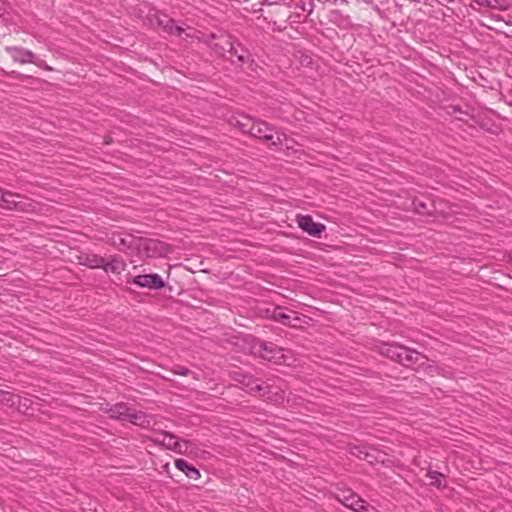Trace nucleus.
Returning <instances> with one entry per match:
<instances>
[{
    "mask_svg": "<svg viewBox=\"0 0 512 512\" xmlns=\"http://www.w3.org/2000/svg\"><path fill=\"white\" fill-rule=\"evenodd\" d=\"M378 349L381 355L406 368L417 369L423 367L428 360L424 354L397 343L382 342Z\"/></svg>",
    "mask_w": 512,
    "mask_h": 512,
    "instance_id": "nucleus-1",
    "label": "nucleus"
},
{
    "mask_svg": "<svg viewBox=\"0 0 512 512\" xmlns=\"http://www.w3.org/2000/svg\"><path fill=\"white\" fill-rule=\"evenodd\" d=\"M109 418L129 422L140 427H147L150 421L142 411H137L125 402H119L105 409Z\"/></svg>",
    "mask_w": 512,
    "mask_h": 512,
    "instance_id": "nucleus-2",
    "label": "nucleus"
},
{
    "mask_svg": "<svg viewBox=\"0 0 512 512\" xmlns=\"http://www.w3.org/2000/svg\"><path fill=\"white\" fill-rule=\"evenodd\" d=\"M283 349L273 342H267L258 338H253L250 343V352L263 360L273 362L275 364H284L286 357Z\"/></svg>",
    "mask_w": 512,
    "mask_h": 512,
    "instance_id": "nucleus-3",
    "label": "nucleus"
},
{
    "mask_svg": "<svg viewBox=\"0 0 512 512\" xmlns=\"http://www.w3.org/2000/svg\"><path fill=\"white\" fill-rule=\"evenodd\" d=\"M170 251V245L165 242L139 236L135 256L156 258L166 256Z\"/></svg>",
    "mask_w": 512,
    "mask_h": 512,
    "instance_id": "nucleus-4",
    "label": "nucleus"
},
{
    "mask_svg": "<svg viewBox=\"0 0 512 512\" xmlns=\"http://www.w3.org/2000/svg\"><path fill=\"white\" fill-rule=\"evenodd\" d=\"M138 241L139 236L129 233L112 232L107 237L109 245L130 256L136 255Z\"/></svg>",
    "mask_w": 512,
    "mask_h": 512,
    "instance_id": "nucleus-5",
    "label": "nucleus"
},
{
    "mask_svg": "<svg viewBox=\"0 0 512 512\" xmlns=\"http://www.w3.org/2000/svg\"><path fill=\"white\" fill-rule=\"evenodd\" d=\"M153 441L166 449L172 450L178 454H185L188 452L191 442L188 440H180L176 435L171 432L161 431L156 433Z\"/></svg>",
    "mask_w": 512,
    "mask_h": 512,
    "instance_id": "nucleus-6",
    "label": "nucleus"
},
{
    "mask_svg": "<svg viewBox=\"0 0 512 512\" xmlns=\"http://www.w3.org/2000/svg\"><path fill=\"white\" fill-rule=\"evenodd\" d=\"M411 205L418 214L432 216L441 212L442 200H436L428 195H420L413 198Z\"/></svg>",
    "mask_w": 512,
    "mask_h": 512,
    "instance_id": "nucleus-7",
    "label": "nucleus"
},
{
    "mask_svg": "<svg viewBox=\"0 0 512 512\" xmlns=\"http://www.w3.org/2000/svg\"><path fill=\"white\" fill-rule=\"evenodd\" d=\"M32 203L20 194L5 191L0 195V207L8 210L28 211Z\"/></svg>",
    "mask_w": 512,
    "mask_h": 512,
    "instance_id": "nucleus-8",
    "label": "nucleus"
},
{
    "mask_svg": "<svg viewBox=\"0 0 512 512\" xmlns=\"http://www.w3.org/2000/svg\"><path fill=\"white\" fill-rule=\"evenodd\" d=\"M286 310H288L285 307L282 306H275L272 310L267 309V314L271 319L274 321L280 322L281 324L289 327H297L296 323L294 322H301V318L299 314L295 311L289 310V313H286Z\"/></svg>",
    "mask_w": 512,
    "mask_h": 512,
    "instance_id": "nucleus-9",
    "label": "nucleus"
},
{
    "mask_svg": "<svg viewBox=\"0 0 512 512\" xmlns=\"http://www.w3.org/2000/svg\"><path fill=\"white\" fill-rule=\"evenodd\" d=\"M250 136L263 142H271L273 145L281 143L279 136L274 139L273 128L267 122L258 119H255Z\"/></svg>",
    "mask_w": 512,
    "mask_h": 512,
    "instance_id": "nucleus-10",
    "label": "nucleus"
},
{
    "mask_svg": "<svg viewBox=\"0 0 512 512\" xmlns=\"http://www.w3.org/2000/svg\"><path fill=\"white\" fill-rule=\"evenodd\" d=\"M252 391L259 393L260 396L266 397L275 404H283L285 401V391L266 382L256 384L255 387H252Z\"/></svg>",
    "mask_w": 512,
    "mask_h": 512,
    "instance_id": "nucleus-11",
    "label": "nucleus"
},
{
    "mask_svg": "<svg viewBox=\"0 0 512 512\" xmlns=\"http://www.w3.org/2000/svg\"><path fill=\"white\" fill-rule=\"evenodd\" d=\"M340 501L355 512H379L374 506L350 491H348V495L344 494Z\"/></svg>",
    "mask_w": 512,
    "mask_h": 512,
    "instance_id": "nucleus-12",
    "label": "nucleus"
},
{
    "mask_svg": "<svg viewBox=\"0 0 512 512\" xmlns=\"http://www.w3.org/2000/svg\"><path fill=\"white\" fill-rule=\"evenodd\" d=\"M297 224L304 232L317 238H320L321 234L326 230V226L322 223L314 222L311 215H298Z\"/></svg>",
    "mask_w": 512,
    "mask_h": 512,
    "instance_id": "nucleus-13",
    "label": "nucleus"
},
{
    "mask_svg": "<svg viewBox=\"0 0 512 512\" xmlns=\"http://www.w3.org/2000/svg\"><path fill=\"white\" fill-rule=\"evenodd\" d=\"M154 18L157 25L170 35L181 36L185 32L183 27L177 25L176 21L165 13L157 11Z\"/></svg>",
    "mask_w": 512,
    "mask_h": 512,
    "instance_id": "nucleus-14",
    "label": "nucleus"
},
{
    "mask_svg": "<svg viewBox=\"0 0 512 512\" xmlns=\"http://www.w3.org/2000/svg\"><path fill=\"white\" fill-rule=\"evenodd\" d=\"M227 59L233 64L242 66L251 60V54L247 48L234 39L233 48L231 52L227 53Z\"/></svg>",
    "mask_w": 512,
    "mask_h": 512,
    "instance_id": "nucleus-15",
    "label": "nucleus"
},
{
    "mask_svg": "<svg viewBox=\"0 0 512 512\" xmlns=\"http://www.w3.org/2000/svg\"><path fill=\"white\" fill-rule=\"evenodd\" d=\"M133 283L139 287L159 290L165 287V281L159 274H143L137 275L133 279Z\"/></svg>",
    "mask_w": 512,
    "mask_h": 512,
    "instance_id": "nucleus-16",
    "label": "nucleus"
},
{
    "mask_svg": "<svg viewBox=\"0 0 512 512\" xmlns=\"http://www.w3.org/2000/svg\"><path fill=\"white\" fill-rule=\"evenodd\" d=\"M212 37L215 40L212 43V49L216 54L227 59V53L231 52L235 38L230 34H221L219 36L213 35Z\"/></svg>",
    "mask_w": 512,
    "mask_h": 512,
    "instance_id": "nucleus-17",
    "label": "nucleus"
},
{
    "mask_svg": "<svg viewBox=\"0 0 512 512\" xmlns=\"http://www.w3.org/2000/svg\"><path fill=\"white\" fill-rule=\"evenodd\" d=\"M6 51L11 55L15 62H19L21 64L34 62L35 54L30 50H26L22 47H6Z\"/></svg>",
    "mask_w": 512,
    "mask_h": 512,
    "instance_id": "nucleus-18",
    "label": "nucleus"
},
{
    "mask_svg": "<svg viewBox=\"0 0 512 512\" xmlns=\"http://www.w3.org/2000/svg\"><path fill=\"white\" fill-rule=\"evenodd\" d=\"M126 267H127V264L124 261V259L119 255H114V256H111L110 260H106L104 258V266L102 267V269L106 273H112V274L119 275L123 271H125Z\"/></svg>",
    "mask_w": 512,
    "mask_h": 512,
    "instance_id": "nucleus-19",
    "label": "nucleus"
},
{
    "mask_svg": "<svg viewBox=\"0 0 512 512\" xmlns=\"http://www.w3.org/2000/svg\"><path fill=\"white\" fill-rule=\"evenodd\" d=\"M79 264L91 269L102 268L104 266V257L97 254H85L79 257Z\"/></svg>",
    "mask_w": 512,
    "mask_h": 512,
    "instance_id": "nucleus-20",
    "label": "nucleus"
},
{
    "mask_svg": "<svg viewBox=\"0 0 512 512\" xmlns=\"http://www.w3.org/2000/svg\"><path fill=\"white\" fill-rule=\"evenodd\" d=\"M175 466L190 479L197 480L201 477L199 470L184 459H177Z\"/></svg>",
    "mask_w": 512,
    "mask_h": 512,
    "instance_id": "nucleus-21",
    "label": "nucleus"
},
{
    "mask_svg": "<svg viewBox=\"0 0 512 512\" xmlns=\"http://www.w3.org/2000/svg\"><path fill=\"white\" fill-rule=\"evenodd\" d=\"M231 377L234 381L245 385L246 387H250L251 389L252 387H255L256 384H258L257 380L254 379L253 376L248 375L241 370L232 372Z\"/></svg>",
    "mask_w": 512,
    "mask_h": 512,
    "instance_id": "nucleus-22",
    "label": "nucleus"
},
{
    "mask_svg": "<svg viewBox=\"0 0 512 512\" xmlns=\"http://www.w3.org/2000/svg\"><path fill=\"white\" fill-rule=\"evenodd\" d=\"M254 122L255 118L244 116L241 119L236 120L235 126H237L242 133L251 135Z\"/></svg>",
    "mask_w": 512,
    "mask_h": 512,
    "instance_id": "nucleus-23",
    "label": "nucleus"
},
{
    "mask_svg": "<svg viewBox=\"0 0 512 512\" xmlns=\"http://www.w3.org/2000/svg\"><path fill=\"white\" fill-rule=\"evenodd\" d=\"M0 403L8 407H14L20 403V398L12 392L0 390Z\"/></svg>",
    "mask_w": 512,
    "mask_h": 512,
    "instance_id": "nucleus-24",
    "label": "nucleus"
},
{
    "mask_svg": "<svg viewBox=\"0 0 512 512\" xmlns=\"http://www.w3.org/2000/svg\"><path fill=\"white\" fill-rule=\"evenodd\" d=\"M479 6L486 8L499 9L505 11L508 6L501 4L500 0H474Z\"/></svg>",
    "mask_w": 512,
    "mask_h": 512,
    "instance_id": "nucleus-25",
    "label": "nucleus"
},
{
    "mask_svg": "<svg viewBox=\"0 0 512 512\" xmlns=\"http://www.w3.org/2000/svg\"><path fill=\"white\" fill-rule=\"evenodd\" d=\"M350 452L352 455L358 457L359 459L366 460L367 462L373 464L372 459H368V450L363 446H353L350 448Z\"/></svg>",
    "mask_w": 512,
    "mask_h": 512,
    "instance_id": "nucleus-26",
    "label": "nucleus"
},
{
    "mask_svg": "<svg viewBox=\"0 0 512 512\" xmlns=\"http://www.w3.org/2000/svg\"><path fill=\"white\" fill-rule=\"evenodd\" d=\"M427 477L431 480L432 485H435L436 487H440L441 480H442V478H444V475L435 470H428Z\"/></svg>",
    "mask_w": 512,
    "mask_h": 512,
    "instance_id": "nucleus-27",
    "label": "nucleus"
},
{
    "mask_svg": "<svg viewBox=\"0 0 512 512\" xmlns=\"http://www.w3.org/2000/svg\"><path fill=\"white\" fill-rule=\"evenodd\" d=\"M172 372L176 375H181V376H188L190 374H193V378L198 380L199 377H198V374L197 373H193L192 371H190L188 368L186 367H183V366H180V365H176L173 369H172Z\"/></svg>",
    "mask_w": 512,
    "mask_h": 512,
    "instance_id": "nucleus-28",
    "label": "nucleus"
},
{
    "mask_svg": "<svg viewBox=\"0 0 512 512\" xmlns=\"http://www.w3.org/2000/svg\"><path fill=\"white\" fill-rule=\"evenodd\" d=\"M506 262L512 266V250L505 256Z\"/></svg>",
    "mask_w": 512,
    "mask_h": 512,
    "instance_id": "nucleus-29",
    "label": "nucleus"
},
{
    "mask_svg": "<svg viewBox=\"0 0 512 512\" xmlns=\"http://www.w3.org/2000/svg\"><path fill=\"white\" fill-rule=\"evenodd\" d=\"M368 459H372V460H373V462H374V461H377V457H376V456H374V455H373L372 453H370L369 451H368Z\"/></svg>",
    "mask_w": 512,
    "mask_h": 512,
    "instance_id": "nucleus-30",
    "label": "nucleus"
},
{
    "mask_svg": "<svg viewBox=\"0 0 512 512\" xmlns=\"http://www.w3.org/2000/svg\"><path fill=\"white\" fill-rule=\"evenodd\" d=\"M451 108H452L453 112H457V111L461 112V109L458 106H451Z\"/></svg>",
    "mask_w": 512,
    "mask_h": 512,
    "instance_id": "nucleus-31",
    "label": "nucleus"
}]
</instances>
